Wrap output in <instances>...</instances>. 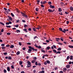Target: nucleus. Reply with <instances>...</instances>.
I'll return each instance as SVG.
<instances>
[{
    "instance_id": "nucleus-8",
    "label": "nucleus",
    "mask_w": 73,
    "mask_h": 73,
    "mask_svg": "<svg viewBox=\"0 0 73 73\" xmlns=\"http://www.w3.org/2000/svg\"><path fill=\"white\" fill-rule=\"evenodd\" d=\"M14 45H13L12 44H11V45L10 48H14Z\"/></svg>"
},
{
    "instance_id": "nucleus-26",
    "label": "nucleus",
    "mask_w": 73,
    "mask_h": 73,
    "mask_svg": "<svg viewBox=\"0 0 73 73\" xmlns=\"http://www.w3.org/2000/svg\"><path fill=\"white\" fill-rule=\"evenodd\" d=\"M6 27H7V28H11V26L9 25V26H6Z\"/></svg>"
},
{
    "instance_id": "nucleus-7",
    "label": "nucleus",
    "mask_w": 73,
    "mask_h": 73,
    "mask_svg": "<svg viewBox=\"0 0 73 73\" xmlns=\"http://www.w3.org/2000/svg\"><path fill=\"white\" fill-rule=\"evenodd\" d=\"M7 70L8 72H9V71H10V68L9 67H7Z\"/></svg>"
},
{
    "instance_id": "nucleus-42",
    "label": "nucleus",
    "mask_w": 73,
    "mask_h": 73,
    "mask_svg": "<svg viewBox=\"0 0 73 73\" xmlns=\"http://www.w3.org/2000/svg\"><path fill=\"white\" fill-rule=\"evenodd\" d=\"M28 31H32V29L31 28H29L28 29Z\"/></svg>"
},
{
    "instance_id": "nucleus-39",
    "label": "nucleus",
    "mask_w": 73,
    "mask_h": 73,
    "mask_svg": "<svg viewBox=\"0 0 73 73\" xmlns=\"http://www.w3.org/2000/svg\"><path fill=\"white\" fill-rule=\"evenodd\" d=\"M1 48L2 49H5V47H1Z\"/></svg>"
},
{
    "instance_id": "nucleus-23",
    "label": "nucleus",
    "mask_w": 73,
    "mask_h": 73,
    "mask_svg": "<svg viewBox=\"0 0 73 73\" xmlns=\"http://www.w3.org/2000/svg\"><path fill=\"white\" fill-rule=\"evenodd\" d=\"M37 4H39V3H40V1L39 0H37Z\"/></svg>"
},
{
    "instance_id": "nucleus-37",
    "label": "nucleus",
    "mask_w": 73,
    "mask_h": 73,
    "mask_svg": "<svg viewBox=\"0 0 73 73\" xmlns=\"http://www.w3.org/2000/svg\"><path fill=\"white\" fill-rule=\"evenodd\" d=\"M61 50V48H59L57 49L58 50Z\"/></svg>"
},
{
    "instance_id": "nucleus-11",
    "label": "nucleus",
    "mask_w": 73,
    "mask_h": 73,
    "mask_svg": "<svg viewBox=\"0 0 73 73\" xmlns=\"http://www.w3.org/2000/svg\"><path fill=\"white\" fill-rule=\"evenodd\" d=\"M58 12H61L62 11V9L61 8H59L58 10Z\"/></svg>"
},
{
    "instance_id": "nucleus-59",
    "label": "nucleus",
    "mask_w": 73,
    "mask_h": 73,
    "mask_svg": "<svg viewBox=\"0 0 73 73\" xmlns=\"http://www.w3.org/2000/svg\"><path fill=\"white\" fill-rule=\"evenodd\" d=\"M37 38V36H34V40H35V38Z\"/></svg>"
},
{
    "instance_id": "nucleus-30",
    "label": "nucleus",
    "mask_w": 73,
    "mask_h": 73,
    "mask_svg": "<svg viewBox=\"0 0 73 73\" xmlns=\"http://www.w3.org/2000/svg\"><path fill=\"white\" fill-rule=\"evenodd\" d=\"M53 52H54V53H56V52H57V51L55 50H53Z\"/></svg>"
},
{
    "instance_id": "nucleus-22",
    "label": "nucleus",
    "mask_w": 73,
    "mask_h": 73,
    "mask_svg": "<svg viewBox=\"0 0 73 73\" xmlns=\"http://www.w3.org/2000/svg\"><path fill=\"white\" fill-rule=\"evenodd\" d=\"M8 59H9V60H11L12 59V57H11L10 56H9L8 57Z\"/></svg>"
},
{
    "instance_id": "nucleus-18",
    "label": "nucleus",
    "mask_w": 73,
    "mask_h": 73,
    "mask_svg": "<svg viewBox=\"0 0 73 73\" xmlns=\"http://www.w3.org/2000/svg\"><path fill=\"white\" fill-rule=\"evenodd\" d=\"M38 9H38V8H36L35 9V10L36 11H37V12H38Z\"/></svg>"
},
{
    "instance_id": "nucleus-58",
    "label": "nucleus",
    "mask_w": 73,
    "mask_h": 73,
    "mask_svg": "<svg viewBox=\"0 0 73 73\" xmlns=\"http://www.w3.org/2000/svg\"><path fill=\"white\" fill-rule=\"evenodd\" d=\"M6 25H9V22H7L6 23Z\"/></svg>"
},
{
    "instance_id": "nucleus-50",
    "label": "nucleus",
    "mask_w": 73,
    "mask_h": 73,
    "mask_svg": "<svg viewBox=\"0 0 73 73\" xmlns=\"http://www.w3.org/2000/svg\"><path fill=\"white\" fill-rule=\"evenodd\" d=\"M35 65H36V66L38 65L37 62H36L35 63Z\"/></svg>"
},
{
    "instance_id": "nucleus-44",
    "label": "nucleus",
    "mask_w": 73,
    "mask_h": 73,
    "mask_svg": "<svg viewBox=\"0 0 73 73\" xmlns=\"http://www.w3.org/2000/svg\"><path fill=\"white\" fill-rule=\"evenodd\" d=\"M23 31H25L26 32H27V29H24L23 30Z\"/></svg>"
},
{
    "instance_id": "nucleus-54",
    "label": "nucleus",
    "mask_w": 73,
    "mask_h": 73,
    "mask_svg": "<svg viewBox=\"0 0 73 73\" xmlns=\"http://www.w3.org/2000/svg\"><path fill=\"white\" fill-rule=\"evenodd\" d=\"M65 14H66V15H68L69 13L68 12H65Z\"/></svg>"
},
{
    "instance_id": "nucleus-9",
    "label": "nucleus",
    "mask_w": 73,
    "mask_h": 73,
    "mask_svg": "<svg viewBox=\"0 0 73 73\" xmlns=\"http://www.w3.org/2000/svg\"><path fill=\"white\" fill-rule=\"evenodd\" d=\"M66 68H67V69H69V68H70V65L68 64L66 66Z\"/></svg>"
},
{
    "instance_id": "nucleus-32",
    "label": "nucleus",
    "mask_w": 73,
    "mask_h": 73,
    "mask_svg": "<svg viewBox=\"0 0 73 73\" xmlns=\"http://www.w3.org/2000/svg\"><path fill=\"white\" fill-rule=\"evenodd\" d=\"M3 72L4 73H7V70L5 69L3 70Z\"/></svg>"
},
{
    "instance_id": "nucleus-40",
    "label": "nucleus",
    "mask_w": 73,
    "mask_h": 73,
    "mask_svg": "<svg viewBox=\"0 0 73 73\" xmlns=\"http://www.w3.org/2000/svg\"><path fill=\"white\" fill-rule=\"evenodd\" d=\"M53 47H54V48L56 49L57 48L56 47V46L54 45H53Z\"/></svg>"
},
{
    "instance_id": "nucleus-61",
    "label": "nucleus",
    "mask_w": 73,
    "mask_h": 73,
    "mask_svg": "<svg viewBox=\"0 0 73 73\" xmlns=\"http://www.w3.org/2000/svg\"><path fill=\"white\" fill-rule=\"evenodd\" d=\"M9 24H12V22H11L10 21H9Z\"/></svg>"
},
{
    "instance_id": "nucleus-62",
    "label": "nucleus",
    "mask_w": 73,
    "mask_h": 73,
    "mask_svg": "<svg viewBox=\"0 0 73 73\" xmlns=\"http://www.w3.org/2000/svg\"><path fill=\"white\" fill-rule=\"evenodd\" d=\"M41 7H44V5H43L42 4L41 5Z\"/></svg>"
},
{
    "instance_id": "nucleus-24",
    "label": "nucleus",
    "mask_w": 73,
    "mask_h": 73,
    "mask_svg": "<svg viewBox=\"0 0 73 73\" xmlns=\"http://www.w3.org/2000/svg\"><path fill=\"white\" fill-rule=\"evenodd\" d=\"M50 47L49 46H48V47H47L46 48V49H47V50H49L50 49Z\"/></svg>"
},
{
    "instance_id": "nucleus-25",
    "label": "nucleus",
    "mask_w": 73,
    "mask_h": 73,
    "mask_svg": "<svg viewBox=\"0 0 73 73\" xmlns=\"http://www.w3.org/2000/svg\"><path fill=\"white\" fill-rule=\"evenodd\" d=\"M68 47H69V48H73V46H68Z\"/></svg>"
},
{
    "instance_id": "nucleus-51",
    "label": "nucleus",
    "mask_w": 73,
    "mask_h": 73,
    "mask_svg": "<svg viewBox=\"0 0 73 73\" xmlns=\"http://www.w3.org/2000/svg\"><path fill=\"white\" fill-rule=\"evenodd\" d=\"M38 49H41V47L40 46H38Z\"/></svg>"
},
{
    "instance_id": "nucleus-53",
    "label": "nucleus",
    "mask_w": 73,
    "mask_h": 73,
    "mask_svg": "<svg viewBox=\"0 0 73 73\" xmlns=\"http://www.w3.org/2000/svg\"><path fill=\"white\" fill-rule=\"evenodd\" d=\"M22 21L23 23H25V20H23Z\"/></svg>"
},
{
    "instance_id": "nucleus-64",
    "label": "nucleus",
    "mask_w": 73,
    "mask_h": 73,
    "mask_svg": "<svg viewBox=\"0 0 73 73\" xmlns=\"http://www.w3.org/2000/svg\"><path fill=\"white\" fill-rule=\"evenodd\" d=\"M59 73H63V72L62 71H60L59 72Z\"/></svg>"
},
{
    "instance_id": "nucleus-56",
    "label": "nucleus",
    "mask_w": 73,
    "mask_h": 73,
    "mask_svg": "<svg viewBox=\"0 0 73 73\" xmlns=\"http://www.w3.org/2000/svg\"><path fill=\"white\" fill-rule=\"evenodd\" d=\"M3 54L4 55H7V53L6 52H4Z\"/></svg>"
},
{
    "instance_id": "nucleus-28",
    "label": "nucleus",
    "mask_w": 73,
    "mask_h": 73,
    "mask_svg": "<svg viewBox=\"0 0 73 73\" xmlns=\"http://www.w3.org/2000/svg\"><path fill=\"white\" fill-rule=\"evenodd\" d=\"M14 26L15 27H16L17 28L19 27V25H14Z\"/></svg>"
},
{
    "instance_id": "nucleus-3",
    "label": "nucleus",
    "mask_w": 73,
    "mask_h": 73,
    "mask_svg": "<svg viewBox=\"0 0 73 73\" xmlns=\"http://www.w3.org/2000/svg\"><path fill=\"white\" fill-rule=\"evenodd\" d=\"M21 14H22V16H24L25 17H26V18H28V16H27V15H25V14H24V13L23 12H21Z\"/></svg>"
},
{
    "instance_id": "nucleus-2",
    "label": "nucleus",
    "mask_w": 73,
    "mask_h": 73,
    "mask_svg": "<svg viewBox=\"0 0 73 73\" xmlns=\"http://www.w3.org/2000/svg\"><path fill=\"white\" fill-rule=\"evenodd\" d=\"M28 47L30 49H32L33 51H37V49H35L33 47H32L31 46H29Z\"/></svg>"
},
{
    "instance_id": "nucleus-52",
    "label": "nucleus",
    "mask_w": 73,
    "mask_h": 73,
    "mask_svg": "<svg viewBox=\"0 0 73 73\" xmlns=\"http://www.w3.org/2000/svg\"><path fill=\"white\" fill-rule=\"evenodd\" d=\"M27 44L28 45H31V44L30 43H27Z\"/></svg>"
},
{
    "instance_id": "nucleus-34",
    "label": "nucleus",
    "mask_w": 73,
    "mask_h": 73,
    "mask_svg": "<svg viewBox=\"0 0 73 73\" xmlns=\"http://www.w3.org/2000/svg\"><path fill=\"white\" fill-rule=\"evenodd\" d=\"M28 27V25H24V28H27Z\"/></svg>"
},
{
    "instance_id": "nucleus-6",
    "label": "nucleus",
    "mask_w": 73,
    "mask_h": 73,
    "mask_svg": "<svg viewBox=\"0 0 73 73\" xmlns=\"http://www.w3.org/2000/svg\"><path fill=\"white\" fill-rule=\"evenodd\" d=\"M55 39H56V41H57L58 42V41H59V40H60V39L58 38H56Z\"/></svg>"
},
{
    "instance_id": "nucleus-49",
    "label": "nucleus",
    "mask_w": 73,
    "mask_h": 73,
    "mask_svg": "<svg viewBox=\"0 0 73 73\" xmlns=\"http://www.w3.org/2000/svg\"><path fill=\"white\" fill-rule=\"evenodd\" d=\"M44 65H47V62H44Z\"/></svg>"
},
{
    "instance_id": "nucleus-31",
    "label": "nucleus",
    "mask_w": 73,
    "mask_h": 73,
    "mask_svg": "<svg viewBox=\"0 0 73 73\" xmlns=\"http://www.w3.org/2000/svg\"><path fill=\"white\" fill-rule=\"evenodd\" d=\"M58 53L60 54L61 53V52H60L59 51L56 52V54H58Z\"/></svg>"
},
{
    "instance_id": "nucleus-46",
    "label": "nucleus",
    "mask_w": 73,
    "mask_h": 73,
    "mask_svg": "<svg viewBox=\"0 0 73 73\" xmlns=\"http://www.w3.org/2000/svg\"><path fill=\"white\" fill-rule=\"evenodd\" d=\"M69 58H70V57H69V56H67V60H69Z\"/></svg>"
},
{
    "instance_id": "nucleus-35",
    "label": "nucleus",
    "mask_w": 73,
    "mask_h": 73,
    "mask_svg": "<svg viewBox=\"0 0 73 73\" xmlns=\"http://www.w3.org/2000/svg\"><path fill=\"white\" fill-rule=\"evenodd\" d=\"M48 4L49 5H50V4H52V2L50 1H49L48 2Z\"/></svg>"
},
{
    "instance_id": "nucleus-15",
    "label": "nucleus",
    "mask_w": 73,
    "mask_h": 73,
    "mask_svg": "<svg viewBox=\"0 0 73 73\" xmlns=\"http://www.w3.org/2000/svg\"><path fill=\"white\" fill-rule=\"evenodd\" d=\"M59 29L60 31H61L62 32V29L61 28H59Z\"/></svg>"
},
{
    "instance_id": "nucleus-5",
    "label": "nucleus",
    "mask_w": 73,
    "mask_h": 73,
    "mask_svg": "<svg viewBox=\"0 0 73 73\" xmlns=\"http://www.w3.org/2000/svg\"><path fill=\"white\" fill-rule=\"evenodd\" d=\"M32 49L30 48L28 50V51L27 52L28 53H31V52H32Z\"/></svg>"
},
{
    "instance_id": "nucleus-63",
    "label": "nucleus",
    "mask_w": 73,
    "mask_h": 73,
    "mask_svg": "<svg viewBox=\"0 0 73 73\" xmlns=\"http://www.w3.org/2000/svg\"><path fill=\"white\" fill-rule=\"evenodd\" d=\"M34 60H36V59H37V58L36 57H34Z\"/></svg>"
},
{
    "instance_id": "nucleus-57",
    "label": "nucleus",
    "mask_w": 73,
    "mask_h": 73,
    "mask_svg": "<svg viewBox=\"0 0 73 73\" xmlns=\"http://www.w3.org/2000/svg\"><path fill=\"white\" fill-rule=\"evenodd\" d=\"M43 4H45L46 3V1H44L43 2Z\"/></svg>"
},
{
    "instance_id": "nucleus-21",
    "label": "nucleus",
    "mask_w": 73,
    "mask_h": 73,
    "mask_svg": "<svg viewBox=\"0 0 73 73\" xmlns=\"http://www.w3.org/2000/svg\"><path fill=\"white\" fill-rule=\"evenodd\" d=\"M9 20H11V21H12V18H11V17H9Z\"/></svg>"
},
{
    "instance_id": "nucleus-14",
    "label": "nucleus",
    "mask_w": 73,
    "mask_h": 73,
    "mask_svg": "<svg viewBox=\"0 0 73 73\" xmlns=\"http://www.w3.org/2000/svg\"><path fill=\"white\" fill-rule=\"evenodd\" d=\"M19 63L20 65H22V64H23V62H22V61H19Z\"/></svg>"
},
{
    "instance_id": "nucleus-16",
    "label": "nucleus",
    "mask_w": 73,
    "mask_h": 73,
    "mask_svg": "<svg viewBox=\"0 0 73 73\" xmlns=\"http://www.w3.org/2000/svg\"><path fill=\"white\" fill-rule=\"evenodd\" d=\"M20 51H18L17 52L16 54L17 55L20 54Z\"/></svg>"
},
{
    "instance_id": "nucleus-38",
    "label": "nucleus",
    "mask_w": 73,
    "mask_h": 73,
    "mask_svg": "<svg viewBox=\"0 0 73 73\" xmlns=\"http://www.w3.org/2000/svg\"><path fill=\"white\" fill-rule=\"evenodd\" d=\"M72 58H73V56H70V60H72Z\"/></svg>"
},
{
    "instance_id": "nucleus-43",
    "label": "nucleus",
    "mask_w": 73,
    "mask_h": 73,
    "mask_svg": "<svg viewBox=\"0 0 73 73\" xmlns=\"http://www.w3.org/2000/svg\"><path fill=\"white\" fill-rule=\"evenodd\" d=\"M41 51L43 52V53H45V50H41Z\"/></svg>"
},
{
    "instance_id": "nucleus-19",
    "label": "nucleus",
    "mask_w": 73,
    "mask_h": 73,
    "mask_svg": "<svg viewBox=\"0 0 73 73\" xmlns=\"http://www.w3.org/2000/svg\"><path fill=\"white\" fill-rule=\"evenodd\" d=\"M46 62L47 64H50V61L49 60H46Z\"/></svg>"
},
{
    "instance_id": "nucleus-41",
    "label": "nucleus",
    "mask_w": 73,
    "mask_h": 73,
    "mask_svg": "<svg viewBox=\"0 0 73 73\" xmlns=\"http://www.w3.org/2000/svg\"><path fill=\"white\" fill-rule=\"evenodd\" d=\"M6 47H7V48L8 47H9V46H10V45H9V44H8L6 45Z\"/></svg>"
},
{
    "instance_id": "nucleus-20",
    "label": "nucleus",
    "mask_w": 73,
    "mask_h": 73,
    "mask_svg": "<svg viewBox=\"0 0 73 73\" xmlns=\"http://www.w3.org/2000/svg\"><path fill=\"white\" fill-rule=\"evenodd\" d=\"M33 31H34L35 32H36V29H35V28L34 27H33Z\"/></svg>"
},
{
    "instance_id": "nucleus-4",
    "label": "nucleus",
    "mask_w": 73,
    "mask_h": 73,
    "mask_svg": "<svg viewBox=\"0 0 73 73\" xmlns=\"http://www.w3.org/2000/svg\"><path fill=\"white\" fill-rule=\"evenodd\" d=\"M50 7L51 9L54 8H55V7L54 6H52V5H50Z\"/></svg>"
},
{
    "instance_id": "nucleus-13",
    "label": "nucleus",
    "mask_w": 73,
    "mask_h": 73,
    "mask_svg": "<svg viewBox=\"0 0 73 73\" xmlns=\"http://www.w3.org/2000/svg\"><path fill=\"white\" fill-rule=\"evenodd\" d=\"M70 9L71 11H73V7L71 6L70 7Z\"/></svg>"
},
{
    "instance_id": "nucleus-17",
    "label": "nucleus",
    "mask_w": 73,
    "mask_h": 73,
    "mask_svg": "<svg viewBox=\"0 0 73 73\" xmlns=\"http://www.w3.org/2000/svg\"><path fill=\"white\" fill-rule=\"evenodd\" d=\"M45 72V71L44 70H42L41 71H40L39 72V73H44Z\"/></svg>"
},
{
    "instance_id": "nucleus-12",
    "label": "nucleus",
    "mask_w": 73,
    "mask_h": 73,
    "mask_svg": "<svg viewBox=\"0 0 73 73\" xmlns=\"http://www.w3.org/2000/svg\"><path fill=\"white\" fill-rule=\"evenodd\" d=\"M35 62H36V60H33L31 61V63H32L33 64V63H35Z\"/></svg>"
},
{
    "instance_id": "nucleus-10",
    "label": "nucleus",
    "mask_w": 73,
    "mask_h": 73,
    "mask_svg": "<svg viewBox=\"0 0 73 73\" xmlns=\"http://www.w3.org/2000/svg\"><path fill=\"white\" fill-rule=\"evenodd\" d=\"M48 12H52V10L50 9H48Z\"/></svg>"
},
{
    "instance_id": "nucleus-45",
    "label": "nucleus",
    "mask_w": 73,
    "mask_h": 73,
    "mask_svg": "<svg viewBox=\"0 0 73 73\" xmlns=\"http://www.w3.org/2000/svg\"><path fill=\"white\" fill-rule=\"evenodd\" d=\"M4 32V29H2L1 31V32Z\"/></svg>"
},
{
    "instance_id": "nucleus-33",
    "label": "nucleus",
    "mask_w": 73,
    "mask_h": 73,
    "mask_svg": "<svg viewBox=\"0 0 73 73\" xmlns=\"http://www.w3.org/2000/svg\"><path fill=\"white\" fill-rule=\"evenodd\" d=\"M0 24H1V25H5L4 23H2V22H0Z\"/></svg>"
},
{
    "instance_id": "nucleus-27",
    "label": "nucleus",
    "mask_w": 73,
    "mask_h": 73,
    "mask_svg": "<svg viewBox=\"0 0 73 73\" xmlns=\"http://www.w3.org/2000/svg\"><path fill=\"white\" fill-rule=\"evenodd\" d=\"M60 4L61 6H63V5H64V3L63 2H60Z\"/></svg>"
},
{
    "instance_id": "nucleus-47",
    "label": "nucleus",
    "mask_w": 73,
    "mask_h": 73,
    "mask_svg": "<svg viewBox=\"0 0 73 73\" xmlns=\"http://www.w3.org/2000/svg\"><path fill=\"white\" fill-rule=\"evenodd\" d=\"M1 46H5V44H2L1 45Z\"/></svg>"
},
{
    "instance_id": "nucleus-55",
    "label": "nucleus",
    "mask_w": 73,
    "mask_h": 73,
    "mask_svg": "<svg viewBox=\"0 0 73 73\" xmlns=\"http://www.w3.org/2000/svg\"><path fill=\"white\" fill-rule=\"evenodd\" d=\"M11 67L12 69H14V66H11Z\"/></svg>"
},
{
    "instance_id": "nucleus-29",
    "label": "nucleus",
    "mask_w": 73,
    "mask_h": 73,
    "mask_svg": "<svg viewBox=\"0 0 73 73\" xmlns=\"http://www.w3.org/2000/svg\"><path fill=\"white\" fill-rule=\"evenodd\" d=\"M11 15L12 17H14L15 16V15H14V14H13L12 13H11Z\"/></svg>"
},
{
    "instance_id": "nucleus-48",
    "label": "nucleus",
    "mask_w": 73,
    "mask_h": 73,
    "mask_svg": "<svg viewBox=\"0 0 73 73\" xmlns=\"http://www.w3.org/2000/svg\"><path fill=\"white\" fill-rule=\"evenodd\" d=\"M60 40L61 41H64V40H63V38H60Z\"/></svg>"
},
{
    "instance_id": "nucleus-1",
    "label": "nucleus",
    "mask_w": 73,
    "mask_h": 73,
    "mask_svg": "<svg viewBox=\"0 0 73 73\" xmlns=\"http://www.w3.org/2000/svg\"><path fill=\"white\" fill-rule=\"evenodd\" d=\"M27 64L28 68H29L31 66V63L29 61H28L27 62Z\"/></svg>"
},
{
    "instance_id": "nucleus-36",
    "label": "nucleus",
    "mask_w": 73,
    "mask_h": 73,
    "mask_svg": "<svg viewBox=\"0 0 73 73\" xmlns=\"http://www.w3.org/2000/svg\"><path fill=\"white\" fill-rule=\"evenodd\" d=\"M17 33H19V32H20V31L19 30H17Z\"/></svg>"
},
{
    "instance_id": "nucleus-60",
    "label": "nucleus",
    "mask_w": 73,
    "mask_h": 73,
    "mask_svg": "<svg viewBox=\"0 0 73 73\" xmlns=\"http://www.w3.org/2000/svg\"><path fill=\"white\" fill-rule=\"evenodd\" d=\"M38 65H39V66H40V65H41V63H38Z\"/></svg>"
}]
</instances>
